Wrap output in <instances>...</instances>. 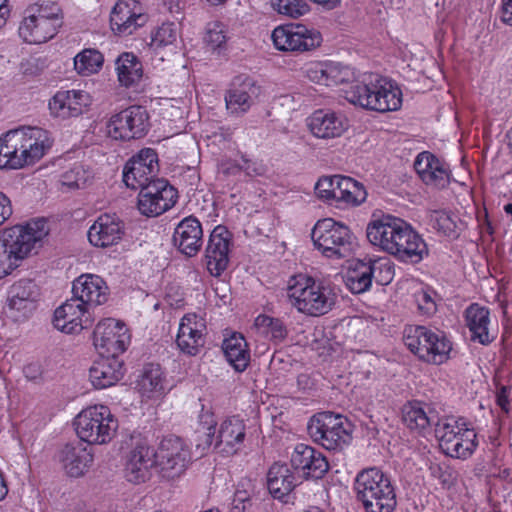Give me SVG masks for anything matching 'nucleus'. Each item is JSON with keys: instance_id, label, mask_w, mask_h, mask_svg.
I'll list each match as a JSON object with an SVG mask.
<instances>
[{"instance_id": "obj_20", "label": "nucleus", "mask_w": 512, "mask_h": 512, "mask_svg": "<svg viewBox=\"0 0 512 512\" xmlns=\"http://www.w3.org/2000/svg\"><path fill=\"white\" fill-rule=\"evenodd\" d=\"M147 15L137 0H119L110 15L112 30L120 35H131L147 22Z\"/></svg>"}, {"instance_id": "obj_62", "label": "nucleus", "mask_w": 512, "mask_h": 512, "mask_svg": "<svg viewBox=\"0 0 512 512\" xmlns=\"http://www.w3.org/2000/svg\"><path fill=\"white\" fill-rule=\"evenodd\" d=\"M7 493H8V488L5 483L4 477H3L2 473L0 472V500L4 499V497L7 495Z\"/></svg>"}, {"instance_id": "obj_11", "label": "nucleus", "mask_w": 512, "mask_h": 512, "mask_svg": "<svg viewBox=\"0 0 512 512\" xmlns=\"http://www.w3.org/2000/svg\"><path fill=\"white\" fill-rule=\"evenodd\" d=\"M348 422L341 415L321 412L313 415L307 431L313 441L328 450L342 448L350 440Z\"/></svg>"}, {"instance_id": "obj_30", "label": "nucleus", "mask_w": 512, "mask_h": 512, "mask_svg": "<svg viewBox=\"0 0 512 512\" xmlns=\"http://www.w3.org/2000/svg\"><path fill=\"white\" fill-rule=\"evenodd\" d=\"M123 375V361L107 355L100 356L89 369L90 381L97 389L115 385Z\"/></svg>"}, {"instance_id": "obj_63", "label": "nucleus", "mask_w": 512, "mask_h": 512, "mask_svg": "<svg viewBox=\"0 0 512 512\" xmlns=\"http://www.w3.org/2000/svg\"><path fill=\"white\" fill-rule=\"evenodd\" d=\"M508 146L512 148V128L506 134Z\"/></svg>"}, {"instance_id": "obj_41", "label": "nucleus", "mask_w": 512, "mask_h": 512, "mask_svg": "<svg viewBox=\"0 0 512 512\" xmlns=\"http://www.w3.org/2000/svg\"><path fill=\"white\" fill-rule=\"evenodd\" d=\"M140 392L147 397L160 396L164 390V377L158 364H147L138 381Z\"/></svg>"}, {"instance_id": "obj_7", "label": "nucleus", "mask_w": 512, "mask_h": 512, "mask_svg": "<svg viewBox=\"0 0 512 512\" xmlns=\"http://www.w3.org/2000/svg\"><path fill=\"white\" fill-rule=\"evenodd\" d=\"M403 340L413 354L430 364L440 365L446 362L452 350V345L443 332H434L424 326L405 328Z\"/></svg>"}, {"instance_id": "obj_56", "label": "nucleus", "mask_w": 512, "mask_h": 512, "mask_svg": "<svg viewBox=\"0 0 512 512\" xmlns=\"http://www.w3.org/2000/svg\"><path fill=\"white\" fill-rule=\"evenodd\" d=\"M251 506L250 495L246 490H236L232 500L233 512H246Z\"/></svg>"}, {"instance_id": "obj_45", "label": "nucleus", "mask_w": 512, "mask_h": 512, "mask_svg": "<svg viewBox=\"0 0 512 512\" xmlns=\"http://www.w3.org/2000/svg\"><path fill=\"white\" fill-rule=\"evenodd\" d=\"M255 327L259 333L274 341H282L287 335L283 322L267 315H259L255 319Z\"/></svg>"}, {"instance_id": "obj_19", "label": "nucleus", "mask_w": 512, "mask_h": 512, "mask_svg": "<svg viewBox=\"0 0 512 512\" xmlns=\"http://www.w3.org/2000/svg\"><path fill=\"white\" fill-rule=\"evenodd\" d=\"M92 322L89 309L73 297L59 306L53 317L54 327L67 334L79 333Z\"/></svg>"}, {"instance_id": "obj_51", "label": "nucleus", "mask_w": 512, "mask_h": 512, "mask_svg": "<svg viewBox=\"0 0 512 512\" xmlns=\"http://www.w3.org/2000/svg\"><path fill=\"white\" fill-rule=\"evenodd\" d=\"M90 178V174L81 165H76L62 175L63 185L69 188H83Z\"/></svg>"}, {"instance_id": "obj_21", "label": "nucleus", "mask_w": 512, "mask_h": 512, "mask_svg": "<svg viewBox=\"0 0 512 512\" xmlns=\"http://www.w3.org/2000/svg\"><path fill=\"white\" fill-rule=\"evenodd\" d=\"M260 95V86L249 77H237L225 94L226 109L233 115H243Z\"/></svg>"}, {"instance_id": "obj_23", "label": "nucleus", "mask_w": 512, "mask_h": 512, "mask_svg": "<svg viewBox=\"0 0 512 512\" xmlns=\"http://www.w3.org/2000/svg\"><path fill=\"white\" fill-rule=\"evenodd\" d=\"M72 293L73 298L90 310L108 300L109 288L100 276L83 274L73 281Z\"/></svg>"}, {"instance_id": "obj_10", "label": "nucleus", "mask_w": 512, "mask_h": 512, "mask_svg": "<svg viewBox=\"0 0 512 512\" xmlns=\"http://www.w3.org/2000/svg\"><path fill=\"white\" fill-rule=\"evenodd\" d=\"M314 245L329 258H345L353 250V237L347 226L332 218L319 220L311 233Z\"/></svg>"}, {"instance_id": "obj_4", "label": "nucleus", "mask_w": 512, "mask_h": 512, "mask_svg": "<svg viewBox=\"0 0 512 512\" xmlns=\"http://www.w3.org/2000/svg\"><path fill=\"white\" fill-rule=\"evenodd\" d=\"M287 297L299 312L321 316L333 308L337 294L330 283L300 275L289 280Z\"/></svg>"}, {"instance_id": "obj_26", "label": "nucleus", "mask_w": 512, "mask_h": 512, "mask_svg": "<svg viewBox=\"0 0 512 512\" xmlns=\"http://www.w3.org/2000/svg\"><path fill=\"white\" fill-rule=\"evenodd\" d=\"M173 243L182 254L188 257L197 255L203 244V230L199 220L193 216L181 220L174 230Z\"/></svg>"}, {"instance_id": "obj_64", "label": "nucleus", "mask_w": 512, "mask_h": 512, "mask_svg": "<svg viewBox=\"0 0 512 512\" xmlns=\"http://www.w3.org/2000/svg\"><path fill=\"white\" fill-rule=\"evenodd\" d=\"M504 210L507 214L512 215V202L508 203L504 206Z\"/></svg>"}, {"instance_id": "obj_49", "label": "nucleus", "mask_w": 512, "mask_h": 512, "mask_svg": "<svg viewBox=\"0 0 512 512\" xmlns=\"http://www.w3.org/2000/svg\"><path fill=\"white\" fill-rule=\"evenodd\" d=\"M341 175L324 176L321 177L315 184V193L318 198L330 201H337L338 182H340Z\"/></svg>"}, {"instance_id": "obj_60", "label": "nucleus", "mask_w": 512, "mask_h": 512, "mask_svg": "<svg viewBox=\"0 0 512 512\" xmlns=\"http://www.w3.org/2000/svg\"><path fill=\"white\" fill-rule=\"evenodd\" d=\"M433 476L438 477L442 484H447L449 482L450 474L446 471H443L440 465H434L430 467Z\"/></svg>"}, {"instance_id": "obj_59", "label": "nucleus", "mask_w": 512, "mask_h": 512, "mask_svg": "<svg viewBox=\"0 0 512 512\" xmlns=\"http://www.w3.org/2000/svg\"><path fill=\"white\" fill-rule=\"evenodd\" d=\"M501 18L504 23L512 25V0H503Z\"/></svg>"}, {"instance_id": "obj_57", "label": "nucleus", "mask_w": 512, "mask_h": 512, "mask_svg": "<svg viewBox=\"0 0 512 512\" xmlns=\"http://www.w3.org/2000/svg\"><path fill=\"white\" fill-rule=\"evenodd\" d=\"M12 215V206L9 198L0 192V225Z\"/></svg>"}, {"instance_id": "obj_44", "label": "nucleus", "mask_w": 512, "mask_h": 512, "mask_svg": "<svg viewBox=\"0 0 512 512\" xmlns=\"http://www.w3.org/2000/svg\"><path fill=\"white\" fill-rule=\"evenodd\" d=\"M102 54L95 49H85L74 58L75 70L82 75L97 72L103 64Z\"/></svg>"}, {"instance_id": "obj_43", "label": "nucleus", "mask_w": 512, "mask_h": 512, "mask_svg": "<svg viewBox=\"0 0 512 512\" xmlns=\"http://www.w3.org/2000/svg\"><path fill=\"white\" fill-rule=\"evenodd\" d=\"M147 167L141 166L137 161H128L123 171V181L131 189H142L155 180V173H148Z\"/></svg>"}, {"instance_id": "obj_13", "label": "nucleus", "mask_w": 512, "mask_h": 512, "mask_svg": "<svg viewBox=\"0 0 512 512\" xmlns=\"http://www.w3.org/2000/svg\"><path fill=\"white\" fill-rule=\"evenodd\" d=\"M276 49L285 52H304L320 46L322 36L319 31L301 24L276 27L271 35Z\"/></svg>"}, {"instance_id": "obj_3", "label": "nucleus", "mask_w": 512, "mask_h": 512, "mask_svg": "<svg viewBox=\"0 0 512 512\" xmlns=\"http://www.w3.org/2000/svg\"><path fill=\"white\" fill-rule=\"evenodd\" d=\"M49 133L39 127H19L0 137V169L34 165L51 148Z\"/></svg>"}, {"instance_id": "obj_38", "label": "nucleus", "mask_w": 512, "mask_h": 512, "mask_svg": "<svg viewBox=\"0 0 512 512\" xmlns=\"http://www.w3.org/2000/svg\"><path fill=\"white\" fill-rule=\"evenodd\" d=\"M373 265L370 262L357 261L351 266L345 277L346 287L354 294L367 291L372 283Z\"/></svg>"}, {"instance_id": "obj_31", "label": "nucleus", "mask_w": 512, "mask_h": 512, "mask_svg": "<svg viewBox=\"0 0 512 512\" xmlns=\"http://www.w3.org/2000/svg\"><path fill=\"white\" fill-rule=\"evenodd\" d=\"M89 105V95L83 91H59L49 102L51 113L60 118L77 117Z\"/></svg>"}, {"instance_id": "obj_55", "label": "nucleus", "mask_w": 512, "mask_h": 512, "mask_svg": "<svg viewBox=\"0 0 512 512\" xmlns=\"http://www.w3.org/2000/svg\"><path fill=\"white\" fill-rule=\"evenodd\" d=\"M436 222L440 230L448 236H456V222L446 212L437 213Z\"/></svg>"}, {"instance_id": "obj_35", "label": "nucleus", "mask_w": 512, "mask_h": 512, "mask_svg": "<svg viewBox=\"0 0 512 512\" xmlns=\"http://www.w3.org/2000/svg\"><path fill=\"white\" fill-rule=\"evenodd\" d=\"M297 486L294 473L286 464L274 463L267 473V487L276 499L288 496Z\"/></svg>"}, {"instance_id": "obj_36", "label": "nucleus", "mask_w": 512, "mask_h": 512, "mask_svg": "<svg viewBox=\"0 0 512 512\" xmlns=\"http://www.w3.org/2000/svg\"><path fill=\"white\" fill-rule=\"evenodd\" d=\"M465 315L472 340L483 345L491 343L493 337L489 335L488 329L490 323L489 310L478 304H472L466 309Z\"/></svg>"}, {"instance_id": "obj_54", "label": "nucleus", "mask_w": 512, "mask_h": 512, "mask_svg": "<svg viewBox=\"0 0 512 512\" xmlns=\"http://www.w3.org/2000/svg\"><path fill=\"white\" fill-rule=\"evenodd\" d=\"M328 64L316 63L307 69L308 78L317 84L326 86Z\"/></svg>"}, {"instance_id": "obj_2", "label": "nucleus", "mask_w": 512, "mask_h": 512, "mask_svg": "<svg viewBox=\"0 0 512 512\" xmlns=\"http://www.w3.org/2000/svg\"><path fill=\"white\" fill-rule=\"evenodd\" d=\"M366 234L369 242L404 262L418 263L427 254V245L404 220L390 215L371 221Z\"/></svg>"}, {"instance_id": "obj_8", "label": "nucleus", "mask_w": 512, "mask_h": 512, "mask_svg": "<svg viewBox=\"0 0 512 512\" xmlns=\"http://www.w3.org/2000/svg\"><path fill=\"white\" fill-rule=\"evenodd\" d=\"M48 235L46 221L39 219L26 225H16L0 233L3 245L16 263L36 253Z\"/></svg>"}, {"instance_id": "obj_32", "label": "nucleus", "mask_w": 512, "mask_h": 512, "mask_svg": "<svg viewBox=\"0 0 512 512\" xmlns=\"http://www.w3.org/2000/svg\"><path fill=\"white\" fill-rule=\"evenodd\" d=\"M8 295L9 309L27 316L35 308L39 289L33 280L21 279L10 287Z\"/></svg>"}, {"instance_id": "obj_46", "label": "nucleus", "mask_w": 512, "mask_h": 512, "mask_svg": "<svg viewBox=\"0 0 512 512\" xmlns=\"http://www.w3.org/2000/svg\"><path fill=\"white\" fill-rule=\"evenodd\" d=\"M179 37V27L176 23L167 22L159 26L152 34L151 47L159 50L175 46Z\"/></svg>"}, {"instance_id": "obj_52", "label": "nucleus", "mask_w": 512, "mask_h": 512, "mask_svg": "<svg viewBox=\"0 0 512 512\" xmlns=\"http://www.w3.org/2000/svg\"><path fill=\"white\" fill-rule=\"evenodd\" d=\"M130 161H137L141 166L147 167L148 173H155L158 171V158L154 149H142L137 155L133 156Z\"/></svg>"}, {"instance_id": "obj_9", "label": "nucleus", "mask_w": 512, "mask_h": 512, "mask_svg": "<svg viewBox=\"0 0 512 512\" xmlns=\"http://www.w3.org/2000/svg\"><path fill=\"white\" fill-rule=\"evenodd\" d=\"M435 435L442 451L450 457L466 459L477 447L475 431L454 418L439 420L436 423Z\"/></svg>"}, {"instance_id": "obj_22", "label": "nucleus", "mask_w": 512, "mask_h": 512, "mask_svg": "<svg viewBox=\"0 0 512 512\" xmlns=\"http://www.w3.org/2000/svg\"><path fill=\"white\" fill-rule=\"evenodd\" d=\"M206 324L202 317L194 313L183 316L179 324L176 343L180 350L188 355H197L205 344Z\"/></svg>"}, {"instance_id": "obj_50", "label": "nucleus", "mask_w": 512, "mask_h": 512, "mask_svg": "<svg viewBox=\"0 0 512 512\" xmlns=\"http://www.w3.org/2000/svg\"><path fill=\"white\" fill-rule=\"evenodd\" d=\"M271 5L279 14L298 18L308 11V6L302 0H271Z\"/></svg>"}, {"instance_id": "obj_28", "label": "nucleus", "mask_w": 512, "mask_h": 512, "mask_svg": "<svg viewBox=\"0 0 512 512\" xmlns=\"http://www.w3.org/2000/svg\"><path fill=\"white\" fill-rule=\"evenodd\" d=\"M291 465L308 478H322L329 469V464L321 452L313 447L298 444L291 455Z\"/></svg>"}, {"instance_id": "obj_37", "label": "nucleus", "mask_w": 512, "mask_h": 512, "mask_svg": "<svg viewBox=\"0 0 512 512\" xmlns=\"http://www.w3.org/2000/svg\"><path fill=\"white\" fill-rule=\"evenodd\" d=\"M222 349L227 361L237 372H243L249 362L250 353L247 348L245 338L238 333H234L223 341Z\"/></svg>"}, {"instance_id": "obj_1", "label": "nucleus", "mask_w": 512, "mask_h": 512, "mask_svg": "<svg viewBox=\"0 0 512 512\" xmlns=\"http://www.w3.org/2000/svg\"><path fill=\"white\" fill-rule=\"evenodd\" d=\"M351 73L347 68L328 64L326 86L346 84L342 89L345 99L355 106L380 113L395 111L401 107V91L377 74H364L349 82Z\"/></svg>"}, {"instance_id": "obj_53", "label": "nucleus", "mask_w": 512, "mask_h": 512, "mask_svg": "<svg viewBox=\"0 0 512 512\" xmlns=\"http://www.w3.org/2000/svg\"><path fill=\"white\" fill-rule=\"evenodd\" d=\"M415 300L418 305V309L426 315H431L436 311V304L428 291L421 290L415 294Z\"/></svg>"}, {"instance_id": "obj_25", "label": "nucleus", "mask_w": 512, "mask_h": 512, "mask_svg": "<svg viewBox=\"0 0 512 512\" xmlns=\"http://www.w3.org/2000/svg\"><path fill=\"white\" fill-rule=\"evenodd\" d=\"M65 473L70 477L82 476L93 462L91 450L82 441H74L64 445L58 454Z\"/></svg>"}, {"instance_id": "obj_5", "label": "nucleus", "mask_w": 512, "mask_h": 512, "mask_svg": "<svg viewBox=\"0 0 512 512\" xmlns=\"http://www.w3.org/2000/svg\"><path fill=\"white\" fill-rule=\"evenodd\" d=\"M355 491L366 512H393L396 507L391 481L377 468L365 469L357 475Z\"/></svg>"}, {"instance_id": "obj_15", "label": "nucleus", "mask_w": 512, "mask_h": 512, "mask_svg": "<svg viewBox=\"0 0 512 512\" xmlns=\"http://www.w3.org/2000/svg\"><path fill=\"white\" fill-rule=\"evenodd\" d=\"M246 435L243 420L231 417L224 420L218 430L213 425L207 428L205 444L223 455H233L242 446Z\"/></svg>"}, {"instance_id": "obj_34", "label": "nucleus", "mask_w": 512, "mask_h": 512, "mask_svg": "<svg viewBox=\"0 0 512 512\" xmlns=\"http://www.w3.org/2000/svg\"><path fill=\"white\" fill-rule=\"evenodd\" d=\"M60 27L58 22H50L35 15L26 14L19 27V35L25 42L41 44L53 38Z\"/></svg>"}, {"instance_id": "obj_29", "label": "nucleus", "mask_w": 512, "mask_h": 512, "mask_svg": "<svg viewBox=\"0 0 512 512\" xmlns=\"http://www.w3.org/2000/svg\"><path fill=\"white\" fill-rule=\"evenodd\" d=\"M414 167L426 185L443 189L450 183L448 168L430 152L420 153L414 162Z\"/></svg>"}, {"instance_id": "obj_40", "label": "nucleus", "mask_w": 512, "mask_h": 512, "mask_svg": "<svg viewBox=\"0 0 512 512\" xmlns=\"http://www.w3.org/2000/svg\"><path fill=\"white\" fill-rule=\"evenodd\" d=\"M434 418L420 402H410L402 408V420L410 430L423 432L433 423Z\"/></svg>"}, {"instance_id": "obj_39", "label": "nucleus", "mask_w": 512, "mask_h": 512, "mask_svg": "<svg viewBox=\"0 0 512 512\" xmlns=\"http://www.w3.org/2000/svg\"><path fill=\"white\" fill-rule=\"evenodd\" d=\"M116 70L119 82L130 87L142 78V64L132 53H123L116 60Z\"/></svg>"}, {"instance_id": "obj_18", "label": "nucleus", "mask_w": 512, "mask_h": 512, "mask_svg": "<svg viewBox=\"0 0 512 512\" xmlns=\"http://www.w3.org/2000/svg\"><path fill=\"white\" fill-rule=\"evenodd\" d=\"M231 233L224 226H217L209 236L204 262L210 275L219 277L230 261Z\"/></svg>"}, {"instance_id": "obj_33", "label": "nucleus", "mask_w": 512, "mask_h": 512, "mask_svg": "<svg viewBox=\"0 0 512 512\" xmlns=\"http://www.w3.org/2000/svg\"><path fill=\"white\" fill-rule=\"evenodd\" d=\"M308 126L318 138H335L344 132L345 121L333 111L317 110L309 117Z\"/></svg>"}, {"instance_id": "obj_16", "label": "nucleus", "mask_w": 512, "mask_h": 512, "mask_svg": "<svg viewBox=\"0 0 512 512\" xmlns=\"http://www.w3.org/2000/svg\"><path fill=\"white\" fill-rule=\"evenodd\" d=\"M93 340L100 356L118 357L126 350L130 336L124 323L107 318L96 325Z\"/></svg>"}, {"instance_id": "obj_42", "label": "nucleus", "mask_w": 512, "mask_h": 512, "mask_svg": "<svg viewBox=\"0 0 512 512\" xmlns=\"http://www.w3.org/2000/svg\"><path fill=\"white\" fill-rule=\"evenodd\" d=\"M338 196L336 202H343L348 205L358 206L367 198L364 186L351 177L342 176L338 182Z\"/></svg>"}, {"instance_id": "obj_17", "label": "nucleus", "mask_w": 512, "mask_h": 512, "mask_svg": "<svg viewBox=\"0 0 512 512\" xmlns=\"http://www.w3.org/2000/svg\"><path fill=\"white\" fill-rule=\"evenodd\" d=\"M177 192L164 179H156L143 186L138 195V209L146 216H158L176 202Z\"/></svg>"}, {"instance_id": "obj_12", "label": "nucleus", "mask_w": 512, "mask_h": 512, "mask_svg": "<svg viewBox=\"0 0 512 512\" xmlns=\"http://www.w3.org/2000/svg\"><path fill=\"white\" fill-rule=\"evenodd\" d=\"M154 454L158 474L168 481L182 475L190 461L188 447L176 436L163 438Z\"/></svg>"}, {"instance_id": "obj_24", "label": "nucleus", "mask_w": 512, "mask_h": 512, "mask_svg": "<svg viewBox=\"0 0 512 512\" xmlns=\"http://www.w3.org/2000/svg\"><path fill=\"white\" fill-rule=\"evenodd\" d=\"M154 449L144 442L137 444L129 453L125 466V477L139 484L149 479L151 469H156Z\"/></svg>"}, {"instance_id": "obj_14", "label": "nucleus", "mask_w": 512, "mask_h": 512, "mask_svg": "<svg viewBox=\"0 0 512 512\" xmlns=\"http://www.w3.org/2000/svg\"><path fill=\"white\" fill-rule=\"evenodd\" d=\"M149 127V116L142 106H130L113 115L108 124V134L116 140H131L143 137Z\"/></svg>"}, {"instance_id": "obj_58", "label": "nucleus", "mask_w": 512, "mask_h": 512, "mask_svg": "<svg viewBox=\"0 0 512 512\" xmlns=\"http://www.w3.org/2000/svg\"><path fill=\"white\" fill-rule=\"evenodd\" d=\"M11 7L8 0H0V29L6 24L10 17Z\"/></svg>"}, {"instance_id": "obj_27", "label": "nucleus", "mask_w": 512, "mask_h": 512, "mask_svg": "<svg viewBox=\"0 0 512 512\" xmlns=\"http://www.w3.org/2000/svg\"><path fill=\"white\" fill-rule=\"evenodd\" d=\"M124 234L122 222L109 214L100 215L88 230L89 242L99 248L116 245Z\"/></svg>"}, {"instance_id": "obj_48", "label": "nucleus", "mask_w": 512, "mask_h": 512, "mask_svg": "<svg viewBox=\"0 0 512 512\" xmlns=\"http://www.w3.org/2000/svg\"><path fill=\"white\" fill-rule=\"evenodd\" d=\"M227 41L225 25L219 21L208 23L206 27V33L204 36V42L211 50L221 51Z\"/></svg>"}, {"instance_id": "obj_61", "label": "nucleus", "mask_w": 512, "mask_h": 512, "mask_svg": "<svg viewBox=\"0 0 512 512\" xmlns=\"http://www.w3.org/2000/svg\"><path fill=\"white\" fill-rule=\"evenodd\" d=\"M24 373L27 378L36 380L41 375V369L38 364H29L24 368Z\"/></svg>"}, {"instance_id": "obj_6", "label": "nucleus", "mask_w": 512, "mask_h": 512, "mask_svg": "<svg viewBox=\"0 0 512 512\" xmlns=\"http://www.w3.org/2000/svg\"><path fill=\"white\" fill-rule=\"evenodd\" d=\"M76 433L88 444L109 443L118 430V420L104 405H94L82 410L74 420Z\"/></svg>"}, {"instance_id": "obj_47", "label": "nucleus", "mask_w": 512, "mask_h": 512, "mask_svg": "<svg viewBox=\"0 0 512 512\" xmlns=\"http://www.w3.org/2000/svg\"><path fill=\"white\" fill-rule=\"evenodd\" d=\"M25 14L35 15L37 18L50 22H58V26L63 24L61 8L55 2L35 3L26 9Z\"/></svg>"}]
</instances>
